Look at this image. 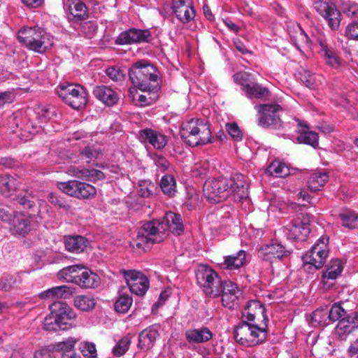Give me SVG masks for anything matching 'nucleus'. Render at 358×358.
Segmentation results:
<instances>
[{"label":"nucleus","mask_w":358,"mask_h":358,"mask_svg":"<svg viewBox=\"0 0 358 358\" xmlns=\"http://www.w3.org/2000/svg\"><path fill=\"white\" fill-rule=\"evenodd\" d=\"M131 344V340L129 336H124L120 339L113 349L114 355L120 357L126 353Z\"/></svg>","instance_id":"obj_51"},{"label":"nucleus","mask_w":358,"mask_h":358,"mask_svg":"<svg viewBox=\"0 0 358 358\" xmlns=\"http://www.w3.org/2000/svg\"><path fill=\"white\" fill-rule=\"evenodd\" d=\"M48 200L51 203L57 206L59 208L66 210L69 208V206L66 203V201L55 193H50L48 195Z\"/></svg>","instance_id":"obj_61"},{"label":"nucleus","mask_w":358,"mask_h":358,"mask_svg":"<svg viewBox=\"0 0 358 358\" xmlns=\"http://www.w3.org/2000/svg\"><path fill=\"white\" fill-rule=\"evenodd\" d=\"M83 356L94 358L96 356L95 345L92 343H85L80 348Z\"/></svg>","instance_id":"obj_59"},{"label":"nucleus","mask_w":358,"mask_h":358,"mask_svg":"<svg viewBox=\"0 0 358 358\" xmlns=\"http://www.w3.org/2000/svg\"><path fill=\"white\" fill-rule=\"evenodd\" d=\"M342 225L349 229L358 228V214L351 210H346L339 214Z\"/></svg>","instance_id":"obj_42"},{"label":"nucleus","mask_w":358,"mask_h":358,"mask_svg":"<svg viewBox=\"0 0 358 358\" xmlns=\"http://www.w3.org/2000/svg\"><path fill=\"white\" fill-rule=\"evenodd\" d=\"M57 187L65 194L78 199H89L96 192L92 185L76 180L58 182Z\"/></svg>","instance_id":"obj_12"},{"label":"nucleus","mask_w":358,"mask_h":358,"mask_svg":"<svg viewBox=\"0 0 358 358\" xmlns=\"http://www.w3.org/2000/svg\"><path fill=\"white\" fill-rule=\"evenodd\" d=\"M154 162L158 171H165L170 167L169 162L164 157L161 155L156 156Z\"/></svg>","instance_id":"obj_62"},{"label":"nucleus","mask_w":358,"mask_h":358,"mask_svg":"<svg viewBox=\"0 0 358 358\" xmlns=\"http://www.w3.org/2000/svg\"><path fill=\"white\" fill-rule=\"evenodd\" d=\"M258 112L259 124L265 128L279 129L282 127L278 113L282 109L278 104H261L255 106Z\"/></svg>","instance_id":"obj_9"},{"label":"nucleus","mask_w":358,"mask_h":358,"mask_svg":"<svg viewBox=\"0 0 358 358\" xmlns=\"http://www.w3.org/2000/svg\"><path fill=\"white\" fill-rule=\"evenodd\" d=\"M349 39L358 41V22H354L348 25L345 30Z\"/></svg>","instance_id":"obj_60"},{"label":"nucleus","mask_w":358,"mask_h":358,"mask_svg":"<svg viewBox=\"0 0 358 358\" xmlns=\"http://www.w3.org/2000/svg\"><path fill=\"white\" fill-rule=\"evenodd\" d=\"M243 91L249 99H262L268 96L270 94L268 88L253 81L246 85Z\"/></svg>","instance_id":"obj_36"},{"label":"nucleus","mask_w":358,"mask_h":358,"mask_svg":"<svg viewBox=\"0 0 358 358\" xmlns=\"http://www.w3.org/2000/svg\"><path fill=\"white\" fill-rule=\"evenodd\" d=\"M159 185L164 194L169 197H173L176 195L177 192L176 181L172 175L166 174L162 176Z\"/></svg>","instance_id":"obj_38"},{"label":"nucleus","mask_w":358,"mask_h":358,"mask_svg":"<svg viewBox=\"0 0 358 358\" xmlns=\"http://www.w3.org/2000/svg\"><path fill=\"white\" fill-rule=\"evenodd\" d=\"M69 292V287L66 285L57 286L42 292L39 294V296L44 299H58L63 298Z\"/></svg>","instance_id":"obj_41"},{"label":"nucleus","mask_w":358,"mask_h":358,"mask_svg":"<svg viewBox=\"0 0 358 358\" xmlns=\"http://www.w3.org/2000/svg\"><path fill=\"white\" fill-rule=\"evenodd\" d=\"M64 8L68 11V18L70 21L78 22L88 18L87 8L80 0H68Z\"/></svg>","instance_id":"obj_22"},{"label":"nucleus","mask_w":358,"mask_h":358,"mask_svg":"<svg viewBox=\"0 0 358 358\" xmlns=\"http://www.w3.org/2000/svg\"><path fill=\"white\" fill-rule=\"evenodd\" d=\"M140 141L150 143L154 148L161 150L167 144V137L159 131L152 129H141L138 132Z\"/></svg>","instance_id":"obj_21"},{"label":"nucleus","mask_w":358,"mask_h":358,"mask_svg":"<svg viewBox=\"0 0 358 358\" xmlns=\"http://www.w3.org/2000/svg\"><path fill=\"white\" fill-rule=\"evenodd\" d=\"M268 317L260 324L245 320L237 324L234 335L236 341L245 347H252L262 343L267 337Z\"/></svg>","instance_id":"obj_3"},{"label":"nucleus","mask_w":358,"mask_h":358,"mask_svg":"<svg viewBox=\"0 0 358 358\" xmlns=\"http://www.w3.org/2000/svg\"><path fill=\"white\" fill-rule=\"evenodd\" d=\"M314 8L324 18L331 30L338 29L341 24V12L334 3L318 0L314 3Z\"/></svg>","instance_id":"obj_13"},{"label":"nucleus","mask_w":358,"mask_h":358,"mask_svg":"<svg viewBox=\"0 0 358 358\" xmlns=\"http://www.w3.org/2000/svg\"><path fill=\"white\" fill-rule=\"evenodd\" d=\"M329 237L322 236L303 257L305 264L321 268L329 255Z\"/></svg>","instance_id":"obj_10"},{"label":"nucleus","mask_w":358,"mask_h":358,"mask_svg":"<svg viewBox=\"0 0 358 358\" xmlns=\"http://www.w3.org/2000/svg\"><path fill=\"white\" fill-rule=\"evenodd\" d=\"M129 77L132 84L141 91H158V71L146 61L135 62L129 70Z\"/></svg>","instance_id":"obj_4"},{"label":"nucleus","mask_w":358,"mask_h":358,"mask_svg":"<svg viewBox=\"0 0 358 358\" xmlns=\"http://www.w3.org/2000/svg\"><path fill=\"white\" fill-rule=\"evenodd\" d=\"M357 328L358 312H351L338 321L334 329V334L337 340L346 341L348 336Z\"/></svg>","instance_id":"obj_15"},{"label":"nucleus","mask_w":358,"mask_h":358,"mask_svg":"<svg viewBox=\"0 0 358 358\" xmlns=\"http://www.w3.org/2000/svg\"><path fill=\"white\" fill-rule=\"evenodd\" d=\"M266 310L260 301L257 300L250 301L244 310L242 312V320L257 322L259 317H262L264 321Z\"/></svg>","instance_id":"obj_25"},{"label":"nucleus","mask_w":358,"mask_h":358,"mask_svg":"<svg viewBox=\"0 0 358 358\" xmlns=\"http://www.w3.org/2000/svg\"><path fill=\"white\" fill-rule=\"evenodd\" d=\"M15 99V96L13 92L9 91L0 92V107L4 104L10 103Z\"/></svg>","instance_id":"obj_64"},{"label":"nucleus","mask_w":358,"mask_h":358,"mask_svg":"<svg viewBox=\"0 0 358 358\" xmlns=\"http://www.w3.org/2000/svg\"><path fill=\"white\" fill-rule=\"evenodd\" d=\"M144 92H147V94H136V96H134V101L136 102V104L140 106H146L152 104L157 98L156 95V92L157 91L149 92V91H143Z\"/></svg>","instance_id":"obj_47"},{"label":"nucleus","mask_w":358,"mask_h":358,"mask_svg":"<svg viewBox=\"0 0 358 358\" xmlns=\"http://www.w3.org/2000/svg\"><path fill=\"white\" fill-rule=\"evenodd\" d=\"M250 75L246 72H238L234 75V81L241 86L242 90L252 81L250 80Z\"/></svg>","instance_id":"obj_56"},{"label":"nucleus","mask_w":358,"mask_h":358,"mask_svg":"<svg viewBox=\"0 0 358 358\" xmlns=\"http://www.w3.org/2000/svg\"><path fill=\"white\" fill-rule=\"evenodd\" d=\"M172 10L179 21L187 23L195 17L192 0H173Z\"/></svg>","instance_id":"obj_20"},{"label":"nucleus","mask_w":358,"mask_h":358,"mask_svg":"<svg viewBox=\"0 0 358 358\" xmlns=\"http://www.w3.org/2000/svg\"><path fill=\"white\" fill-rule=\"evenodd\" d=\"M16 201L20 205L26 209H31L35 206V202L33 200V196L28 192H25L23 194L20 193L17 195Z\"/></svg>","instance_id":"obj_52"},{"label":"nucleus","mask_w":358,"mask_h":358,"mask_svg":"<svg viewBox=\"0 0 358 358\" xmlns=\"http://www.w3.org/2000/svg\"><path fill=\"white\" fill-rule=\"evenodd\" d=\"M80 155L88 159L87 162L94 159L98 158L99 155V151L95 149L92 148L91 147H86L80 151Z\"/></svg>","instance_id":"obj_63"},{"label":"nucleus","mask_w":358,"mask_h":358,"mask_svg":"<svg viewBox=\"0 0 358 358\" xmlns=\"http://www.w3.org/2000/svg\"><path fill=\"white\" fill-rule=\"evenodd\" d=\"M266 172L270 176L282 178L289 174V169L285 163L274 160L267 167Z\"/></svg>","instance_id":"obj_40"},{"label":"nucleus","mask_w":358,"mask_h":358,"mask_svg":"<svg viewBox=\"0 0 358 358\" xmlns=\"http://www.w3.org/2000/svg\"><path fill=\"white\" fill-rule=\"evenodd\" d=\"M203 192L210 203H220L229 198L241 201L248 197V184L245 177L238 173L230 178L220 176L206 180Z\"/></svg>","instance_id":"obj_1"},{"label":"nucleus","mask_w":358,"mask_h":358,"mask_svg":"<svg viewBox=\"0 0 358 358\" xmlns=\"http://www.w3.org/2000/svg\"><path fill=\"white\" fill-rule=\"evenodd\" d=\"M320 52L328 66L334 69L340 67L341 64V59L332 47L329 46L324 50H320Z\"/></svg>","instance_id":"obj_39"},{"label":"nucleus","mask_w":358,"mask_h":358,"mask_svg":"<svg viewBox=\"0 0 358 358\" xmlns=\"http://www.w3.org/2000/svg\"><path fill=\"white\" fill-rule=\"evenodd\" d=\"M180 136L189 146L195 147L211 143L212 134L208 124L200 119L182 122Z\"/></svg>","instance_id":"obj_5"},{"label":"nucleus","mask_w":358,"mask_h":358,"mask_svg":"<svg viewBox=\"0 0 358 358\" xmlns=\"http://www.w3.org/2000/svg\"><path fill=\"white\" fill-rule=\"evenodd\" d=\"M213 332L206 327L190 329L185 331V338L189 343H202L213 338Z\"/></svg>","instance_id":"obj_28"},{"label":"nucleus","mask_w":358,"mask_h":358,"mask_svg":"<svg viewBox=\"0 0 358 358\" xmlns=\"http://www.w3.org/2000/svg\"><path fill=\"white\" fill-rule=\"evenodd\" d=\"M312 322L313 325L327 326L330 324L327 312V307L317 309L313 313Z\"/></svg>","instance_id":"obj_45"},{"label":"nucleus","mask_w":358,"mask_h":358,"mask_svg":"<svg viewBox=\"0 0 358 358\" xmlns=\"http://www.w3.org/2000/svg\"><path fill=\"white\" fill-rule=\"evenodd\" d=\"M17 180L10 176H0V192L5 196H8L10 192L17 187Z\"/></svg>","instance_id":"obj_43"},{"label":"nucleus","mask_w":358,"mask_h":358,"mask_svg":"<svg viewBox=\"0 0 358 358\" xmlns=\"http://www.w3.org/2000/svg\"><path fill=\"white\" fill-rule=\"evenodd\" d=\"M97 25L95 22L89 21L80 24L81 32L87 37L92 36L97 31Z\"/></svg>","instance_id":"obj_57"},{"label":"nucleus","mask_w":358,"mask_h":358,"mask_svg":"<svg viewBox=\"0 0 358 358\" xmlns=\"http://www.w3.org/2000/svg\"><path fill=\"white\" fill-rule=\"evenodd\" d=\"M343 269L341 262L339 259H333L328 264L326 271L322 274V282L326 288H329L333 283H329V280H336L341 275Z\"/></svg>","instance_id":"obj_31"},{"label":"nucleus","mask_w":358,"mask_h":358,"mask_svg":"<svg viewBox=\"0 0 358 358\" xmlns=\"http://www.w3.org/2000/svg\"><path fill=\"white\" fill-rule=\"evenodd\" d=\"M291 250L278 241H273L270 244L262 247L259 251V256L264 260L272 262L274 259H281L288 256Z\"/></svg>","instance_id":"obj_18"},{"label":"nucleus","mask_w":358,"mask_h":358,"mask_svg":"<svg viewBox=\"0 0 358 358\" xmlns=\"http://www.w3.org/2000/svg\"><path fill=\"white\" fill-rule=\"evenodd\" d=\"M100 283V278L90 270H85L78 275L76 285L83 289L97 287Z\"/></svg>","instance_id":"obj_32"},{"label":"nucleus","mask_w":358,"mask_h":358,"mask_svg":"<svg viewBox=\"0 0 358 358\" xmlns=\"http://www.w3.org/2000/svg\"><path fill=\"white\" fill-rule=\"evenodd\" d=\"M246 252L241 250L238 252L224 257V262L220 266L226 270H236L247 264Z\"/></svg>","instance_id":"obj_27"},{"label":"nucleus","mask_w":358,"mask_h":358,"mask_svg":"<svg viewBox=\"0 0 358 358\" xmlns=\"http://www.w3.org/2000/svg\"><path fill=\"white\" fill-rule=\"evenodd\" d=\"M94 96L106 106H113L119 101V95L111 87L106 85H97L93 89Z\"/></svg>","instance_id":"obj_24"},{"label":"nucleus","mask_w":358,"mask_h":358,"mask_svg":"<svg viewBox=\"0 0 358 358\" xmlns=\"http://www.w3.org/2000/svg\"><path fill=\"white\" fill-rule=\"evenodd\" d=\"M96 301L91 294H80L74 296L73 306L82 312H90L96 306Z\"/></svg>","instance_id":"obj_34"},{"label":"nucleus","mask_w":358,"mask_h":358,"mask_svg":"<svg viewBox=\"0 0 358 358\" xmlns=\"http://www.w3.org/2000/svg\"><path fill=\"white\" fill-rule=\"evenodd\" d=\"M159 336L157 326H150L143 330L138 336V347L144 350L152 348L157 338Z\"/></svg>","instance_id":"obj_29"},{"label":"nucleus","mask_w":358,"mask_h":358,"mask_svg":"<svg viewBox=\"0 0 358 358\" xmlns=\"http://www.w3.org/2000/svg\"><path fill=\"white\" fill-rule=\"evenodd\" d=\"M35 226L34 216L15 214L10 225V231L17 235L25 236Z\"/></svg>","instance_id":"obj_19"},{"label":"nucleus","mask_w":358,"mask_h":358,"mask_svg":"<svg viewBox=\"0 0 358 358\" xmlns=\"http://www.w3.org/2000/svg\"><path fill=\"white\" fill-rule=\"evenodd\" d=\"M226 129L229 135L234 141H240L243 139V133L236 123H227Z\"/></svg>","instance_id":"obj_54"},{"label":"nucleus","mask_w":358,"mask_h":358,"mask_svg":"<svg viewBox=\"0 0 358 358\" xmlns=\"http://www.w3.org/2000/svg\"><path fill=\"white\" fill-rule=\"evenodd\" d=\"M78 339L69 337L65 341L57 342L52 345V350L57 352H63L64 353L72 351Z\"/></svg>","instance_id":"obj_48"},{"label":"nucleus","mask_w":358,"mask_h":358,"mask_svg":"<svg viewBox=\"0 0 358 358\" xmlns=\"http://www.w3.org/2000/svg\"><path fill=\"white\" fill-rule=\"evenodd\" d=\"M329 176L326 172L313 173L308 181V187L311 192H317L321 189L327 183Z\"/></svg>","instance_id":"obj_37"},{"label":"nucleus","mask_w":358,"mask_h":358,"mask_svg":"<svg viewBox=\"0 0 358 358\" xmlns=\"http://www.w3.org/2000/svg\"><path fill=\"white\" fill-rule=\"evenodd\" d=\"M292 39L297 48L310 46V40L306 32L299 25L296 26V31L294 35H291Z\"/></svg>","instance_id":"obj_46"},{"label":"nucleus","mask_w":358,"mask_h":358,"mask_svg":"<svg viewBox=\"0 0 358 358\" xmlns=\"http://www.w3.org/2000/svg\"><path fill=\"white\" fill-rule=\"evenodd\" d=\"M132 298L129 294L121 292L115 303V310L121 313H127L132 304Z\"/></svg>","instance_id":"obj_44"},{"label":"nucleus","mask_w":358,"mask_h":358,"mask_svg":"<svg viewBox=\"0 0 358 358\" xmlns=\"http://www.w3.org/2000/svg\"><path fill=\"white\" fill-rule=\"evenodd\" d=\"M83 268L80 264L69 266L61 269L57 273V278L66 282H71L76 285V281L78 278L80 271Z\"/></svg>","instance_id":"obj_35"},{"label":"nucleus","mask_w":358,"mask_h":358,"mask_svg":"<svg viewBox=\"0 0 358 358\" xmlns=\"http://www.w3.org/2000/svg\"><path fill=\"white\" fill-rule=\"evenodd\" d=\"M87 244V239L79 235L66 236L64 238L65 248L71 252L79 253L84 251Z\"/></svg>","instance_id":"obj_33"},{"label":"nucleus","mask_w":358,"mask_h":358,"mask_svg":"<svg viewBox=\"0 0 358 358\" xmlns=\"http://www.w3.org/2000/svg\"><path fill=\"white\" fill-rule=\"evenodd\" d=\"M183 231L180 215L169 212L162 222L152 220L145 223L138 231L136 238L133 241L132 245L134 248L145 250L150 245L163 241L166 231L180 235Z\"/></svg>","instance_id":"obj_2"},{"label":"nucleus","mask_w":358,"mask_h":358,"mask_svg":"<svg viewBox=\"0 0 358 358\" xmlns=\"http://www.w3.org/2000/svg\"><path fill=\"white\" fill-rule=\"evenodd\" d=\"M129 290L131 293L138 296L144 295L149 288L148 278L141 272L135 270H122Z\"/></svg>","instance_id":"obj_14"},{"label":"nucleus","mask_w":358,"mask_h":358,"mask_svg":"<svg viewBox=\"0 0 358 358\" xmlns=\"http://www.w3.org/2000/svg\"><path fill=\"white\" fill-rule=\"evenodd\" d=\"M285 228L287 230V236L290 239L303 241L310 234L309 225L300 221L289 223Z\"/></svg>","instance_id":"obj_26"},{"label":"nucleus","mask_w":358,"mask_h":358,"mask_svg":"<svg viewBox=\"0 0 358 358\" xmlns=\"http://www.w3.org/2000/svg\"><path fill=\"white\" fill-rule=\"evenodd\" d=\"M220 289L219 296H222L223 306L232 309L238 304L242 292L236 283L231 280L222 281Z\"/></svg>","instance_id":"obj_16"},{"label":"nucleus","mask_w":358,"mask_h":358,"mask_svg":"<svg viewBox=\"0 0 358 358\" xmlns=\"http://www.w3.org/2000/svg\"><path fill=\"white\" fill-rule=\"evenodd\" d=\"M69 175L90 182H96L105 178V174L96 169H87L81 166H71L68 169Z\"/></svg>","instance_id":"obj_23"},{"label":"nucleus","mask_w":358,"mask_h":358,"mask_svg":"<svg viewBox=\"0 0 358 358\" xmlns=\"http://www.w3.org/2000/svg\"><path fill=\"white\" fill-rule=\"evenodd\" d=\"M50 310L62 331L71 329L76 326L74 322L77 314L67 303L55 301L50 306Z\"/></svg>","instance_id":"obj_11"},{"label":"nucleus","mask_w":358,"mask_h":358,"mask_svg":"<svg viewBox=\"0 0 358 358\" xmlns=\"http://www.w3.org/2000/svg\"><path fill=\"white\" fill-rule=\"evenodd\" d=\"M17 39L27 48L38 53L45 52L53 45L52 37L38 27L21 29Z\"/></svg>","instance_id":"obj_6"},{"label":"nucleus","mask_w":358,"mask_h":358,"mask_svg":"<svg viewBox=\"0 0 358 358\" xmlns=\"http://www.w3.org/2000/svg\"><path fill=\"white\" fill-rule=\"evenodd\" d=\"M151 37L148 29H129L119 34L115 39V44L126 45L149 42Z\"/></svg>","instance_id":"obj_17"},{"label":"nucleus","mask_w":358,"mask_h":358,"mask_svg":"<svg viewBox=\"0 0 358 358\" xmlns=\"http://www.w3.org/2000/svg\"><path fill=\"white\" fill-rule=\"evenodd\" d=\"M106 73L109 78L112 80L117 82L123 80L124 78V74L118 68L111 66L106 70Z\"/></svg>","instance_id":"obj_58"},{"label":"nucleus","mask_w":358,"mask_h":358,"mask_svg":"<svg viewBox=\"0 0 358 358\" xmlns=\"http://www.w3.org/2000/svg\"><path fill=\"white\" fill-rule=\"evenodd\" d=\"M197 284L207 297L217 298L221 290L222 280L210 266L200 265L195 272Z\"/></svg>","instance_id":"obj_7"},{"label":"nucleus","mask_w":358,"mask_h":358,"mask_svg":"<svg viewBox=\"0 0 358 358\" xmlns=\"http://www.w3.org/2000/svg\"><path fill=\"white\" fill-rule=\"evenodd\" d=\"M327 312L330 323L337 320L339 321L341 318H343L348 315L339 303L332 305L330 309L327 308Z\"/></svg>","instance_id":"obj_49"},{"label":"nucleus","mask_w":358,"mask_h":358,"mask_svg":"<svg viewBox=\"0 0 358 358\" xmlns=\"http://www.w3.org/2000/svg\"><path fill=\"white\" fill-rule=\"evenodd\" d=\"M298 125L301 129L298 131L299 135L296 137V141L299 143H303L317 148L319 145V136L315 131H308V127L306 123L298 120Z\"/></svg>","instance_id":"obj_30"},{"label":"nucleus","mask_w":358,"mask_h":358,"mask_svg":"<svg viewBox=\"0 0 358 358\" xmlns=\"http://www.w3.org/2000/svg\"><path fill=\"white\" fill-rule=\"evenodd\" d=\"M43 329L48 331H57L60 329L58 322L56 321V318L51 310L50 313L47 315L43 322Z\"/></svg>","instance_id":"obj_53"},{"label":"nucleus","mask_w":358,"mask_h":358,"mask_svg":"<svg viewBox=\"0 0 358 358\" xmlns=\"http://www.w3.org/2000/svg\"><path fill=\"white\" fill-rule=\"evenodd\" d=\"M58 96L71 108L79 110L87 103V92L80 85L68 83L60 85L56 89Z\"/></svg>","instance_id":"obj_8"},{"label":"nucleus","mask_w":358,"mask_h":358,"mask_svg":"<svg viewBox=\"0 0 358 358\" xmlns=\"http://www.w3.org/2000/svg\"><path fill=\"white\" fill-rule=\"evenodd\" d=\"M341 10L348 17L358 20V3L348 1L341 4Z\"/></svg>","instance_id":"obj_50"},{"label":"nucleus","mask_w":358,"mask_h":358,"mask_svg":"<svg viewBox=\"0 0 358 358\" xmlns=\"http://www.w3.org/2000/svg\"><path fill=\"white\" fill-rule=\"evenodd\" d=\"M155 186L150 181H142L138 186V194L142 197H149L152 194Z\"/></svg>","instance_id":"obj_55"}]
</instances>
